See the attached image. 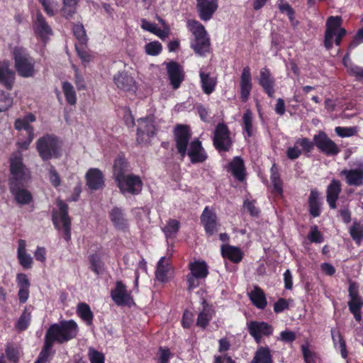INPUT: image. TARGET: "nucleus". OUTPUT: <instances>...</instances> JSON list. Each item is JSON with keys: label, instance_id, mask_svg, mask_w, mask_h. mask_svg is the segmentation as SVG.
Wrapping results in <instances>:
<instances>
[{"label": "nucleus", "instance_id": "1", "mask_svg": "<svg viewBox=\"0 0 363 363\" xmlns=\"http://www.w3.org/2000/svg\"><path fill=\"white\" fill-rule=\"evenodd\" d=\"M191 137V132L186 125H177L174 130L176 147L178 152L184 157L186 154L192 163H201L207 159V154L201 145V143L196 139L193 140L187 149Z\"/></svg>", "mask_w": 363, "mask_h": 363}, {"label": "nucleus", "instance_id": "2", "mask_svg": "<svg viewBox=\"0 0 363 363\" xmlns=\"http://www.w3.org/2000/svg\"><path fill=\"white\" fill-rule=\"evenodd\" d=\"M78 332V325L73 320H64L59 324L52 325L45 334L48 347H52L55 342L62 344L75 338Z\"/></svg>", "mask_w": 363, "mask_h": 363}, {"label": "nucleus", "instance_id": "3", "mask_svg": "<svg viewBox=\"0 0 363 363\" xmlns=\"http://www.w3.org/2000/svg\"><path fill=\"white\" fill-rule=\"evenodd\" d=\"M186 26L192 35L190 47L200 56H205L211 51L210 37L205 27L198 21L189 19Z\"/></svg>", "mask_w": 363, "mask_h": 363}, {"label": "nucleus", "instance_id": "4", "mask_svg": "<svg viewBox=\"0 0 363 363\" xmlns=\"http://www.w3.org/2000/svg\"><path fill=\"white\" fill-rule=\"evenodd\" d=\"M10 172L9 186L24 185L30 179V170L23 163V155L19 151L11 155Z\"/></svg>", "mask_w": 363, "mask_h": 363}, {"label": "nucleus", "instance_id": "5", "mask_svg": "<svg viewBox=\"0 0 363 363\" xmlns=\"http://www.w3.org/2000/svg\"><path fill=\"white\" fill-rule=\"evenodd\" d=\"M12 54L15 68L18 74L25 78L33 77L35 72V61L29 55L26 50L22 47L16 46L13 48Z\"/></svg>", "mask_w": 363, "mask_h": 363}, {"label": "nucleus", "instance_id": "6", "mask_svg": "<svg viewBox=\"0 0 363 363\" xmlns=\"http://www.w3.org/2000/svg\"><path fill=\"white\" fill-rule=\"evenodd\" d=\"M342 18L340 16H330L326 21V30L325 33L324 45L327 50L333 46L340 45L342 38L346 35V30L341 28Z\"/></svg>", "mask_w": 363, "mask_h": 363}, {"label": "nucleus", "instance_id": "7", "mask_svg": "<svg viewBox=\"0 0 363 363\" xmlns=\"http://www.w3.org/2000/svg\"><path fill=\"white\" fill-rule=\"evenodd\" d=\"M37 150L43 160L60 155V144L57 138L53 135H45L37 141Z\"/></svg>", "mask_w": 363, "mask_h": 363}, {"label": "nucleus", "instance_id": "8", "mask_svg": "<svg viewBox=\"0 0 363 363\" xmlns=\"http://www.w3.org/2000/svg\"><path fill=\"white\" fill-rule=\"evenodd\" d=\"M58 209L52 211V222L56 229L60 230L62 224L65 233V239L69 241L71 238V220L68 216V206L61 200L57 201Z\"/></svg>", "mask_w": 363, "mask_h": 363}, {"label": "nucleus", "instance_id": "9", "mask_svg": "<svg viewBox=\"0 0 363 363\" xmlns=\"http://www.w3.org/2000/svg\"><path fill=\"white\" fill-rule=\"evenodd\" d=\"M35 121V116L33 113H28L23 118H20L16 120L14 126L18 130H25L26 132L27 138L25 140L19 138L17 145L21 150H27L33 140L34 130L33 127L30 125V123Z\"/></svg>", "mask_w": 363, "mask_h": 363}, {"label": "nucleus", "instance_id": "10", "mask_svg": "<svg viewBox=\"0 0 363 363\" xmlns=\"http://www.w3.org/2000/svg\"><path fill=\"white\" fill-rule=\"evenodd\" d=\"M137 122V143L142 145L148 144L157 130L154 119L152 117H145L139 118Z\"/></svg>", "mask_w": 363, "mask_h": 363}, {"label": "nucleus", "instance_id": "11", "mask_svg": "<svg viewBox=\"0 0 363 363\" xmlns=\"http://www.w3.org/2000/svg\"><path fill=\"white\" fill-rule=\"evenodd\" d=\"M313 140L314 146L327 156H335L340 151L337 145L323 131H320L315 135Z\"/></svg>", "mask_w": 363, "mask_h": 363}, {"label": "nucleus", "instance_id": "12", "mask_svg": "<svg viewBox=\"0 0 363 363\" xmlns=\"http://www.w3.org/2000/svg\"><path fill=\"white\" fill-rule=\"evenodd\" d=\"M348 306L354 319L359 322L362 319L361 310L363 307V298L359 294V285L357 283L350 281Z\"/></svg>", "mask_w": 363, "mask_h": 363}, {"label": "nucleus", "instance_id": "13", "mask_svg": "<svg viewBox=\"0 0 363 363\" xmlns=\"http://www.w3.org/2000/svg\"><path fill=\"white\" fill-rule=\"evenodd\" d=\"M213 145L219 151H228L232 145L230 132L227 125L223 123H218L215 129Z\"/></svg>", "mask_w": 363, "mask_h": 363}, {"label": "nucleus", "instance_id": "14", "mask_svg": "<svg viewBox=\"0 0 363 363\" xmlns=\"http://www.w3.org/2000/svg\"><path fill=\"white\" fill-rule=\"evenodd\" d=\"M314 148V144L308 138H300L296 140L293 146L289 147L286 154L289 159L294 160L298 158L302 152L308 154Z\"/></svg>", "mask_w": 363, "mask_h": 363}, {"label": "nucleus", "instance_id": "15", "mask_svg": "<svg viewBox=\"0 0 363 363\" xmlns=\"http://www.w3.org/2000/svg\"><path fill=\"white\" fill-rule=\"evenodd\" d=\"M247 330L250 335L255 339L257 343H260L264 336H270L274 328L270 324L264 321H251L247 323Z\"/></svg>", "mask_w": 363, "mask_h": 363}, {"label": "nucleus", "instance_id": "16", "mask_svg": "<svg viewBox=\"0 0 363 363\" xmlns=\"http://www.w3.org/2000/svg\"><path fill=\"white\" fill-rule=\"evenodd\" d=\"M123 194L130 193L138 194L143 187V182L140 178L135 174H127L125 177L116 182Z\"/></svg>", "mask_w": 363, "mask_h": 363}, {"label": "nucleus", "instance_id": "17", "mask_svg": "<svg viewBox=\"0 0 363 363\" xmlns=\"http://www.w3.org/2000/svg\"><path fill=\"white\" fill-rule=\"evenodd\" d=\"M218 8V0H196V10L203 21L211 20Z\"/></svg>", "mask_w": 363, "mask_h": 363}, {"label": "nucleus", "instance_id": "18", "mask_svg": "<svg viewBox=\"0 0 363 363\" xmlns=\"http://www.w3.org/2000/svg\"><path fill=\"white\" fill-rule=\"evenodd\" d=\"M167 74L174 89H177L184 79L183 67L176 62L166 64Z\"/></svg>", "mask_w": 363, "mask_h": 363}, {"label": "nucleus", "instance_id": "19", "mask_svg": "<svg viewBox=\"0 0 363 363\" xmlns=\"http://www.w3.org/2000/svg\"><path fill=\"white\" fill-rule=\"evenodd\" d=\"M258 83L269 98H273L274 96L275 79L269 69L265 67L260 69Z\"/></svg>", "mask_w": 363, "mask_h": 363}, {"label": "nucleus", "instance_id": "20", "mask_svg": "<svg viewBox=\"0 0 363 363\" xmlns=\"http://www.w3.org/2000/svg\"><path fill=\"white\" fill-rule=\"evenodd\" d=\"M201 222L208 235H212L218 231L216 214L213 209L208 206L204 208L201 216Z\"/></svg>", "mask_w": 363, "mask_h": 363}, {"label": "nucleus", "instance_id": "21", "mask_svg": "<svg viewBox=\"0 0 363 363\" xmlns=\"http://www.w3.org/2000/svg\"><path fill=\"white\" fill-rule=\"evenodd\" d=\"M86 185L91 190L102 189L104 186V176L98 168L89 169L85 175Z\"/></svg>", "mask_w": 363, "mask_h": 363}, {"label": "nucleus", "instance_id": "22", "mask_svg": "<svg viewBox=\"0 0 363 363\" xmlns=\"http://www.w3.org/2000/svg\"><path fill=\"white\" fill-rule=\"evenodd\" d=\"M252 89L251 71L249 67L243 68L240 76V98L246 102Z\"/></svg>", "mask_w": 363, "mask_h": 363}, {"label": "nucleus", "instance_id": "23", "mask_svg": "<svg viewBox=\"0 0 363 363\" xmlns=\"http://www.w3.org/2000/svg\"><path fill=\"white\" fill-rule=\"evenodd\" d=\"M116 86L125 91H135L136 90V82L133 77L127 72H118L113 77Z\"/></svg>", "mask_w": 363, "mask_h": 363}, {"label": "nucleus", "instance_id": "24", "mask_svg": "<svg viewBox=\"0 0 363 363\" xmlns=\"http://www.w3.org/2000/svg\"><path fill=\"white\" fill-rule=\"evenodd\" d=\"M199 77L203 93L208 95L213 93L218 82L216 77L207 72L204 67L200 69Z\"/></svg>", "mask_w": 363, "mask_h": 363}, {"label": "nucleus", "instance_id": "25", "mask_svg": "<svg viewBox=\"0 0 363 363\" xmlns=\"http://www.w3.org/2000/svg\"><path fill=\"white\" fill-rule=\"evenodd\" d=\"M111 295L113 301L118 306L128 304L132 301L130 295L121 281L116 282V288L111 291Z\"/></svg>", "mask_w": 363, "mask_h": 363}, {"label": "nucleus", "instance_id": "26", "mask_svg": "<svg viewBox=\"0 0 363 363\" xmlns=\"http://www.w3.org/2000/svg\"><path fill=\"white\" fill-rule=\"evenodd\" d=\"M215 311L212 306L206 303L205 300L202 301V308L198 313L196 325L202 329H206L208 323L213 318Z\"/></svg>", "mask_w": 363, "mask_h": 363}, {"label": "nucleus", "instance_id": "27", "mask_svg": "<svg viewBox=\"0 0 363 363\" xmlns=\"http://www.w3.org/2000/svg\"><path fill=\"white\" fill-rule=\"evenodd\" d=\"M15 80V72L10 68L9 61L0 62V84L11 89Z\"/></svg>", "mask_w": 363, "mask_h": 363}, {"label": "nucleus", "instance_id": "28", "mask_svg": "<svg viewBox=\"0 0 363 363\" xmlns=\"http://www.w3.org/2000/svg\"><path fill=\"white\" fill-rule=\"evenodd\" d=\"M340 174L345 176L346 182L350 186H359L363 184V167L354 169H343Z\"/></svg>", "mask_w": 363, "mask_h": 363}, {"label": "nucleus", "instance_id": "29", "mask_svg": "<svg viewBox=\"0 0 363 363\" xmlns=\"http://www.w3.org/2000/svg\"><path fill=\"white\" fill-rule=\"evenodd\" d=\"M35 32L40 36L41 38H45L52 34V29L48 25L45 18L40 12L36 14V18L33 23Z\"/></svg>", "mask_w": 363, "mask_h": 363}, {"label": "nucleus", "instance_id": "30", "mask_svg": "<svg viewBox=\"0 0 363 363\" xmlns=\"http://www.w3.org/2000/svg\"><path fill=\"white\" fill-rule=\"evenodd\" d=\"M341 191L340 182L336 179H333L327 187L326 199L331 208H336V201Z\"/></svg>", "mask_w": 363, "mask_h": 363}, {"label": "nucleus", "instance_id": "31", "mask_svg": "<svg viewBox=\"0 0 363 363\" xmlns=\"http://www.w3.org/2000/svg\"><path fill=\"white\" fill-rule=\"evenodd\" d=\"M221 254L224 258L228 259L233 263H239L243 257L242 251L238 247L223 245L221 246Z\"/></svg>", "mask_w": 363, "mask_h": 363}, {"label": "nucleus", "instance_id": "32", "mask_svg": "<svg viewBox=\"0 0 363 363\" xmlns=\"http://www.w3.org/2000/svg\"><path fill=\"white\" fill-rule=\"evenodd\" d=\"M23 186L24 185L9 186L10 191L16 201L18 203L21 205L28 204L33 199L31 194L28 190L23 188Z\"/></svg>", "mask_w": 363, "mask_h": 363}, {"label": "nucleus", "instance_id": "33", "mask_svg": "<svg viewBox=\"0 0 363 363\" xmlns=\"http://www.w3.org/2000/svg\"><path fill=\"white\" fill-rule=\"evenodd\" d=\"M26 243L24 240H18L17 257L20 264L25 269H30L32 267L33 258L26 252Z\"/></svg>", "mask_w": 363, "mask_h": 363}, {"label": "nucleus", "instance_id": "34", "mask_svg": "<svg viewBox=\"0 0 363 363\" xmlns=\"http://www.w3.org/2000/svg\"><path fill=\"white\" fill-rule=\"evenodd\" d=\"M250 363H274L269 347H258Z\"/></svg>", "mask_w": 363, "mask_h": 363}, {"label": "nucleus", "instance_id": "35", "mask_svg": "<svg viewBox=\"0 0 363 363\" xmlns=\"http://www.w3.org/2000/svg\"><path fill=\"white\" fill-rule=\"evenodd\" d=\"M128 164L125 159L122 156H118L113 164V176L116 182L127 176L128 172Z\"/></svg>", "mask_w": 363, "mask_h": 363}, {"label": "nucleus", "instance_id": "36", "mask_svg": "<svg viewBox=\"0 0 363 363\" xmlns=\"http://www.w3.org/2000/svg\"><path fill=\"white\" fill-rule=\"evenodd\" d=\"M230 171L232 174L239 181H243L245 179V165L242 159L240 157H235L229 164Z\"/></svg>", "mask_w": 363, "mask_h": 363}, {"label": "nucleus", "instance_id": "37", "mask_svg": "<svg viewBox=\"0 0 363 363\" xmlns=\"http://www.w3.org/2000/svg\"><path fill=\"white\" fill-rule=\"evenodd\" d=\"M249 295L250 300L256 307L260 309H264L266 307L267 304L266 296L260 288L255 286Z\"/></svg>", "mask_w": 363, "mask_h": 363}, {"label": "nucleus", "instance_id": "38", "mask_svg": "<svg viewBox=\"0 0 363 363\" xmlns=\"http://www.w3.org/2000/svg\"><path fill=\"white\" fill-rule=\"evenodd\" d=\"M189 269L191 274L199 277L200 279H204L208 274V269L206 263L204 261H195L189 264Z\"/></svg>", "mask_w": 363, "mask_h": 363}, {"label": "nucleus", "instance_id": "39", "mask_svg": "<svg viewBox=\"0 0 363 363\" xmlns=\"http://www.w3.org/2000/svg\"><path fill=\"white\" fill-rule=\"evenodd\" d=\"M111 220L118 229H125L128 226L127 220L121 209L113 208L110 213Z\"/></svg>", "mask_w": 363, "mask_h": 363}, {"label": "nucleus", "instance_id": "40", "mask_svg": "<svg viewBox=\"0 0 363 363\" xmlns=\"http://www.w3.org/2000/svg\"><path fill=\"white\" fill-rule=\"evenodd\" d=\"M169 264L165 257H162L157 262L155 272L157 279L160 282H166L168 280Z\"/></svg>", "mask_w": 363, "mask_h": 363}, {"label": "nucleus", "instance_id": "41", "mask_svg": "<svg viewBox=\"0 0 363 363\" xmlns=\"http://www.w3.org/2000/svg\"><path fill=\"white\" fill-rule=\"evenodd\" d=\"M308 203L310 207V213L313 217H318L320 213V203L319 200V193L317 190L311 191Z\"/></svg>", "mask_w": 363, "mask_h": 363}, {"label": "nucleus", "instance_id": "42", "mask_svg": "<svg viewBox=\"0 0 363 363\" xmlns=\"http://www.w3.org/2000/svg\"><path fill=\"white\" fill-rule=\"evenodd\" d=\"M331 335L335 348H337L338 347L342 357L343 359H346L348 355V352L347 350L346 342L343 339L342 335L339 331H337L335 333V331L333 329H332Z\"/></svg>", "mask_w": 363, "mask_h": 363}, {"label": "nucleus", "instance_id": "43", "mask_svg": "<svg viewBox=\"0 0 363 363\" xmlns=\"http://www.w3.org/2000/svg\"><path fill=\"white\" fill-rule=\"evenodd\" d=\"M349 233L355 242L360 245L363 240V224L357 220H354L349 228Z\"/></svg>", "mask_w": 363, "mask_h": 363}, {"label": "nucleus", "instance_id": "44", "mask_svg": "<svg viewBox=\"0 0 363 363\" xmlns=\"http://www.w3.org/2000/svg\"><path fill=\"white\" fill-rule=\"evenodd\" d=\"M77 313L88 325L92 324L94 315L87 303H79L77 307Z\"/></svg>", "mask_w": 363, "mask_h": 363}, {"label": "nucleus", "instance_id": "45", "mask_svg": "<svg viewBox=\"0 0 363 363\" xmlns=\"http://www.w3.org/2000/svg\"><path fill=\"white\" fill-rule=\"evenodd\" d=\"M62 13L67 19L72 18L77 12V6L79 0H62Z\"/></svg>", "mask_w": 363, "mask_h": 363}, {"label": "nucleus", "instance_id": "46", "mask_svg": "<svg viewBox=\"0 0 363 363\" xmlns=\"http://www.w3.org/2000/svg\"><path fill=\"white\" fill-rule=\"evenodd\" d=\"M252 113L250 110L247 109L242 116V128L244 133L247 137H252L254 133V127L252 124Z\"/></svg>", "mask_w": 363, "mask_h": 363}, {"label": "nucleus", "instance_id": "47", "mask_svg": "<svg viewBox=\"0 0 363 363\" xmlns=\"http://www.w3.org/2000/svg\"><path fill=\"white\" fill-rule=\"evenodd\" d=\"M62 89L67 102L71 106L75 105L77 102V95L72 84L68 82H65L62 84Z\"/></svg>", "mask_w": 363, "mask_h": 363}, {"label": "nucleus", "instance_id": "48", "mask_svg": "<svg viewBox=\"0 0 363 363\" xmlns=\"http://www.w3.org/2000/svg\"><path fill=\"white\" fill-rule=\"evenodd\" d=\"M90 262V269L96 274H100L104 271V263L101 260V257L98 253H94L89 257Z\"/></svg>", "mask_w": 363, "mask_h": 363}, {"label": "nucleus", "instance_id": "49", "mask_svg": "<svg viewBox=\"0 0 363 363\" xmlns=\"http://www.w3.org/2000/svg\"><path fill=\"white\" fill-rule=\"evenodd\" d=\"M180 223L176 219H169L166 225L162 228L167 238H173L179 231Z\"/></svg>", "mask_w": 363, "mask_h": 363}, {"label": "nucleus", "instance_id": "50", "mask_svg": "<svg viewBox=\"0 0 363 363\" xmlns=\"http://www.w3.org/2000/svg\"><path fill=\"white\" fill-rule=\"evenodd\" d=\"M270 179L273 184L274 191L281 194L282 193V182L280 179L278 168L275 164H274L271 168Z\"/></svg>", "mask_w": 363, "mask_h": 363}, {"label": "nucleus", "instance_id": "51", "mask_svg": "<svg viewBox=\"0 0 363 363\" xmlns=\"http://www.w3.org/2000/svg\"><path fill=\"white\" fill-rule=\"evenodd\" d=\"M31 318L30 312L26 308L16 323V328L19 331L25 330L29 325Z\"/></svg>", "mask_w": 363, "mask_h": 363}, {"label": "nucleus", "instance_id": "52", "mask_svg": "<svg viewBox=\"0 0 363 363\" xmlns=\"http://www.w3.org/2000/svg\"><path fill=\"white\" fill-rule=\"evenodd\" d=\"M48 16H53L57 11V2L55 0H39Z\"/></svg>", "mask_w": 363, "mask_h": 363}, {"label": "nucleus", "instance_id": "53", "mask_svg": "<svg viewBox=\"0 0 363 363\" xmlns=\"http://www.w3.org/2000/svg\"><path fill=\"white\" fill-rule=\"evenodd\" d=\"M74 35L82 44H84L87 40L86 31L82 23L74 24L72 28Z\"/></svg>", "mask_w": 363, "mask_h": 363}, {"label": "nucleus", "instance_id": "54", "mask_svg": "<svg viewBox=\"0 0 363 363\" xmlns=\"http://www.w3.org/2000/svg\"><path fill=\"white\" fill-rule=\"evenodd\" d=\"M162 50V45L159 41H152L145 45V52L152 56L158 55Z\"/></svg>", "mask_w": 363, "mask_h": 363}, {"label": "nucleus", "instance_id": "55", "mask_svg": "<svg viewBox=\"0 0 363 363\" xmlns=\"http://www.w3.org/2000/svg\"><path fill=\"white\" fill-rule=\"evenodd\" d=\"M88 357L90 363H105V356L104 353L97 351L94 347L89 348Z\"/></svg>", "mask_w": 363, "mask_h": 363}, {"label": "nucleus", "instance_id": "56", "mask_svg": "<svg viewBox=\"0 0 363 363\" xmlns=\"http://www.w3.org/2000/svg\"><path fill=\"white\" fill-rule=\"evenodd\" d=\"M12 104L13 99L10 95L0 90V112L7 110Z\"/></svg>", "mask_w": 363, "mask_h": 363}, {"label": "nucleus", "instance_id": "57", "mask_svg": "<svg viewBox=\"0 0 363 363\" xmlns=\"http://www.w3.org/2000/svg\"><path fill=\"white\" fill-rule=\"evenodd\" d=\"M308 238L311 242L321 243L323 242V235L318 230L316 225L311 227V230L308 235Z\"/></svg>", "mask_w": 363, "mask_h": 363}, {"label": "nucleus", "instance_id": "58", "mask_svg": "<svg viewBox=\"0 0 363 363\" xmlns=\"http://www.w3.org/2000/svg\"><path fill=\"white\" fill-rule=\"evenodd\" d=\"M278 7L282 13H286L291 21L294 19V10L288 2L281 0L278 4Z\"/></svg>", "mask_w": 363, "mask_h": 363}, {"label": "nucleus", "instance_id": "59", "mask_svg": "<svg viewBox=\"0 0 363 363\" xmlns=\"http://www.w3.org/2000/svg\"><path fill=\"white\" fill-rule=\"evenodd\" d=\"M347 60L348 56H345L343 58V62L345 65L347 67V70L350 72V74L351 75H354L359 78L363 79V68L354 65H347Z\"/></svg>", "mask_w": 363, "mask_h": 363}, {"label": "nucleus", "instance_id": "60", "mask_svg": "<svg viewBox=\"0 0 363 363\" xmlns=\"http://www.w3.org/2000/svg\"><path fill=\"white\" fill-rule=\"evenodd\" d=\"M335 133L340 137H350L357 133V128L355 127H336Z\"/></svg>", "mask_w": 363, "mask_h": 363}, {"label": "nucleus", "instance_id": "61", "mask_svg": "<svg viewBox=\"0 0 363 363\" xmlns=\"http://www.w3.org/2000/svg\"><path fill=\"white\" fill-rule=\"evenodd\" d=\"M296 338V335L294 332L286 330L280 333L279 336L277 337V340L285 343H292Z\"/></svg>", "mask_w": 363, "mask_h": 363}, {"label": "nucleus", "instance_id": "62", "mask_svg": "<svg viewBox=\"0 0 363 363\" xmlns=\"http://www.w3.org/2000/svg\"><path fill=\"white\" fill-rule=\"evenodd\" d=\"M72 68L74 71V83L79 90L86 89V83L83 76L80 74L79 69L72 65Z\"/></svg>", "mask_w": 363, "mask_h": 363}, {"label": "nucleus", "instance_id": "63", "mask_svg": "<svg viewBox=\"0 0 363 363\" xmlns=\"http://www.w3.org/2000/svg\"><path fill=\"white\" fill-rule=\"evenodd\" d=\"M158 363H168L170 357L172 356L170 350L167 347H160L158 350Z\"/></svg>", "mask_w": 363, "mask_h": 363}, {"label": "nucleus", "instance_id": "64", "mask_svg": "<svg viewBox=\"0 0 363 363\" xmlns=\"http://www.w3.org/2000/svg\"><path fill=\"white\" fill-rule=\"evenodd\" d=\"M48 172H49V179H50L51 184L55 187L59 186L61 184V179H60L59 174L56 171L54 166L50 164Z\"/></svg>", "mask_w": 363, "mask_h": 363}]
</instances>
